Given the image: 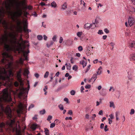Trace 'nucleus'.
Returning <instances> with one entry per match:
<instances>
[{
  "instance_id": "nucleus-1",
  "label": "nucleus",
  "mask_w": 135,
  "mask_h": 135,
  "mask_svg": "<svg viewBox=\"0 0 135 135\" xmlns=\"http://www.w3.org/2000/svg\"><path fill=\"white\" fill-rule=\"evenodd\" d=\"M3 93V96L0 97V107L8 117L11 118L12 116L11 114V110L10 107L8 105L4 108L3 105L6 103L10 102L12 101V98L10 95H9L7 89H4Z\"/></svg>"
},
{
  "instance_id": "nucleus-2",
  "label": "nucleus",
  "mask_w": 135,
  "mask_h": 135,
  "mask_svg": "<svg viewBox=\"0 0 135 135\" xmlns=\"http://www.w3.org/2000/svg\"><path fill=\"white\" fill-rule=\"evenodd\" d=\"M27 84L28 86L27 88H24L23 86L19 88V91L18 94V96L19 98L21 99L23 98V99H25L27 97L28 91L30 88L28 81H27Z\"/></svg>"
},
{
  "instance_id": "nucleus-3",
  "label": "nucleus",
  "mask_w": 135,
  "mask_h": 135,
  "mask_svg": "<svg viewBox=\"0 0 135 135\" xmlns=\"http://www.w3.org/2000/svg\"><path fill=\"white\" fill-rule=\"evenodd\" d=\"M6 8L8 13L12 16V19L13 20L14 19L15 17H20L22 14V10L19 8L18 11L17 12H13L11 11V5L9 4L8 5L6 4Z\"/></svg>"
},
{
  "instance_id": "nucleus-4",
  "label": "nucleus",
  "mask_w": 135,
  "mask_h": 135,
  "mask_svg": "<svg viewBox=\"0 0 135 135\" xmlns=\"http://www.w3.org/2000/svg\"><path fill=\"white\" fill-rule=\"evenodd\" d=\"M18 107L20 111H17L18 113H19L20 111L21 112H26L27 110V106L26 104L23 105L22 103L20 102L19 105Z\"/></svg>"
},
{
  "instance_id": "nucleus-5",
  "label": "nucleus",
  "mask_w": 135,
  "mask_h": 135,
  "mask_svg": "<svg viewBox=\"0 0 135 135\" xmlns=\"http://www.w3.org/2000/svg\"><path fill=\"white\" fill-rule=\"evenodd\" d=\"M22 72V70L21 68L19 69L18 71L16 72L15 75L17 78L18 81L20 83H22V80L21 78V73Z\"/></svg>"
},
{
  "instance_id": "nucleus-6",
  "label": "nucleus",
  "mask_w": 135,
  "mask_h": 135,
  "mask_svg": "<svg viewBox=\"0 0 135 135\" xmlns=\"http://www.w3.org/2000/svg\"><path fill=\"white\" fill-rule=\"evenodd\" d=\"M4 16V15H1V18H0V22L1 23H2L4 27L6 30H7L8 29V23L5 20H3V21H2V17L3 16Z\"/></svg>"
},
{
  "instance_id": "nucleus-7",
  "label": "nucleus",
  "mask_w": 135,
  "mask_h": 135,
  "mask_svg": "<svg viewBox=\"0 0 135 135\" xmlns=\"http://www.w3.org/2000/svg\"><path fill=\"white\" fill-rule=\"evenodd\" d=\"M22 51L23 53V56L25 57V59H24V60L28 61V59L27 56L28 54L30 52L29 50L28 49L27 51H25L23 50H22Z\"/></svg>"
},
{
  "instance_id": "nucleus-8",
  "label": "nucleus",
  "mask_w": 135,
  "mask_h": 135,
  "mask_svg": "<svg viewBox=\"0 0 135 135\" xmlns=\"http://www.w3.org/2000/svg\"><path fill=\"white\" fill-rule=\"evenodd\" d=\"M15 122V120L10 119L9 121H7L6 123L11 128L13 127V125Z\"/></svg>"
},
{
  "instance_id": "nucleus-9",
  "label": "nucleus",
  "mask_w": 135,
  "mask_h": 135,
  "mask_svg": "<svg viewBox=\"0 0 135 135\" xmlns=\"http://www.w3.org/2000/svg\"><path fill=\"white\" fill-rule=\"evenodd\" d=\"M128 22L129 25L131 26L134 22V19L132 17H129L128 19Z\"/></svg>"
},
{
  "instance_id": "nucleus-10",
  "label": "nucleus",
  "mask_w": 135,
  "mask_h": 135,
  "mask_svg": "<svg viewBox=\"0 0 135 135\" xmlns=\"http://www.w3.org/2000/svg\"><path fill=\"white\" fill-rule=\"evenodd\" d=\"M22 23L21 21H18L17 22V25L18 27V31L21 33L22 31V28L21 26Z\"/></svg>"
},
{
  "instance_id": "nucleus-11",
  "label": "nucleus",
  "mask_w": 135,
  "mask_h": 135,
  "mask_svg": "<svg viewBox=\"0 0 135 135\" xmlns=\"http://www.w3.org/2000/svg\"><path fill=\"white\" fill-rule=\"evenodd\" d=\"M97 78V74H94L91 79L89 80V82L93 81L94 82Z\"/></svg>"
},
{
  "instance_id": "nucleus-12",
  "label": "nucleus",
  "mask_w": 135,
  "mask_h": 135,
  "mask_svg": "<svg viewBox=\"0 0 135 135\" xmlns=\"http://www.w3.org/2000/svg\"><path fill=\"white\" fill-rule=\"evenodd\" d=\"M130 59L131 61H135V53H133L130 55Z\"/></svg>"
},
{
  "instance_id": "nucleus-13",
  "label": "nucleus",
  "mask_w": 135,
  "mask_h": 135,
  "mask_svg": "<svg viewBox=\"0 0 135 135\" xmlns=\"http://www.w3.org/2000/svg\"><path fill=\"white\" fill-rule=\"evenodd\" d=\"M86 54L87 56L90 55L92 53V51L90 50V49L89 48H87L86 49Z\"/></svg>"
},
{
  "instance_id": "nucleus-14",
  "label": "nucleus",
  "mask_w": 135,
  "mask_h": 135,
  "mask_svg": "<svg viewBox=\"0 0 135 135\" xmlns=\"http://www.w3.org/2000/svg\"><path fill=\"white\" fill-rule=\"evenodd\" d=\"M29 73V71L27 69H26L24 71L23 74L25 76H27Z\"/></svg>"
},
{
  "instance_id": "nucleus-15",
  "label": "nucleus",
  "mask_w": 135,
  "mask_h": 135,
  "mask_svg": "<svg viewBox=\"0 0 135 135\" xmlns=\"http://www.w3.org/2000/svg\"><path fill=\"white\" fill-rule=\"evenodd\" d=\"M130 47L131 48L134 47L135 48V41H133L129 45Z\"/></svg>"
},
{
  "instance_id": "nucleus-16",
  "label": "nucleus",
  "mask_w": 135,
  "mask_h": 135,
  "mask_svg": "<svg viewBox=\"0 0 135 135\" xmlns=\"http://www.w3.org/2000/svg\"><path fill=\"white\" fill-rule=\"evenodd\" d=\"M62 9L64 10L65 9L67 8V4L66 2H65L62 6Z\"/></svg>"
},
{
  "instance_id": "nucleus-17",
  "label": "nucleus",
  "mask_w": 135,
  "mask_h": 135,
  "mask_svg": "<svg viewBox=\"0 0 135 135\" xmlns=\"http://www.w3.org/2000/svg\"><path fill=\"white\" fill-rule=\"evenodd\" d=\"M37 127V125L35 124H32L31 126V128L33 130H35Z\"/></svg>"
},
{
  "instance_id": "nucleus-18",
  "label": "nucleus",
  "mask_w": 135,
  "mask_h": 135,
  "mask_svg": "<svg viewBox=\"0 0 135 135\" xmlns=\"http://www.w3.org/2000/svg\"><path fill=\"white\" fill-rule=\"evenodd\" d=\"M80 63L83 65V67L84 68L86 66L87 63L86 62H85L83 60L82 61L80 62Z\"/></svg>"
},
{
  "instance_id": "nucleus-19",
  "label": "nucleus",
  "mask_w": 135,
  "mask_h": 135,
  "mask_svg": "<svg viewBox=\"0 0 135 135\" xmlns=\"http://www.w3.org/2000/svg\"><path fill=\"white\" fill-rule=\"evenodd\" d=\"M23 30L25 33H28L29 32H31V31L30 30L26 29L25 27L23 28Z\"/></svg>"
},
{
  "instance_id": "nucleus-20",
  "label": "nucleus",
  "mask_w": 135,
  "mask_h": 135,
  "mask_svg": "<svg viewBox=\"0 0 135 135\" xmlns=\"http://www.w3.org/2000/svg\"><path fill=\"white\" fill-rule=\"evenodd\" d=\"M51 6L52 7L55 8L57 6V4L55 1H53L51 3Z\"/></svg>"
},
{
  "instance_id": "nucleus-21",
  "label": "nucleus",
  "mask_w": 135,
  "mask_h": 135,
  "mask_svg": "<svg viewBox=\"0 0 135 135\" xmlns=\"http://www.w3.org/2000/svg\"><path fill=\"white\" fill-rule=\"evenodd\" d=\"M90 27V25L88 23H87L84 25V28L86 29L87 28L88 29H89Z\"/></svg>"
},
{
  "instance_id": "nucleus-22",
  "label": "nucleus",
  "mask_w": 135,
  "mask_h": 135,
  "mask_svg": "<svg viewBox=\"0 0 135 135\" xmlns=\"http://www.w3.org/2000/svg\"><path fill=\"white\" fill-rule=\"evenodd\" d=\"M9 36L11 38H13L14 39H15V40H16V36L14 34L10 33H9Z\"/></svg>"
},
{
  "instance_id": "nucleus-23",
  "label": "nucleus",
  "mask_w": 135,
  "mask_h": 135,
  "mask_svg": "<svg viewBox=\"0 0 135 135\" xmlns=\"http://www.w3.org/2000/svg\"><path fill=\"white\" fill-rule=\"evenodd\" d=\"M102 68L101 67H100L98 69V71L97 72V73L98 75H100L101 74Z\"/></svg>"
},
{
  "instance_id": "nucleus-24",
  "label": "nucleus",
  "mask_w": 135,
  "mask_h": 135,
  "mask_svg": "<svg viewBox=\"0 0 135 135\" xmlns=\"http://www.w3.org/2000/svg\"><path fill=\"white\" fill-rule=\"evenodd\" d=\"M24 61V59H23L22 58H20L19 60V62L20 64L22 65L23 63V62Z\"/></svg>"
},
{
  "instance_id": "nucleus-25",
  "label": "nucleus",
  "mask_w": 135,
  "mask_h": 135,
  "mask_svg": "<svg viewBox=\"0 0 135 135\" xmlns=\"http://www.w3.org/2000/svg\"><path fill=\"white\" fill-rule=\"evenodd\" d=\"M45 132L46 135H49V130L47 128H45Z\"/></svg>"
},
{
  "instance_id": "nucleus-26",
  "label": "nucleus",
  "mask_w": 135,
  "mask_h": 135,
  "mask_svg": "<svg viewBox=\"0 0 135 135\" xmlns=\"http://www.w3.org/2000/svg\"><path fill=\"white\" fill-rule=\"evenodd\" d=\"M58 107L61 110H64V107L63 105L62 104H60L58 106Z\"/></svg>"
},
{
  "instance_id": "nucleus-27",
  "label": "nucleus",
  "mask_w": 135,
  "mask_h": 135,
  "mask_svg": "<svg viewBox=\"0 0 135 135\" xmlns=\"http://www.w3.org/2000/svg\"><path fill=\"white\" fill-rule=\"evenodd\" d=\"M110 107H113L114 108V104L113 102H110Z\"/></svg>"
},
{
  "instance_id": "nucleus-28",
  "label": "nucleus",
  "mask_w": 135,
  "mask_h": 135,
  "mask_svg": "<svg viewBox=\"0 0 135 135\" xmlns=\"http://www.w3.org/2000/svg\"><path fill=\"white\" fill-rule=\"evenodd\" d=\"M94 25L93 26V24H90V27H89L90 28H91V29H93L95 28L96 27V26L95 25V23H93Z\"/></svg>"
},
{
  "instance_id": "nucleus-29",
  "label": "nucleus",
  "mask_w": 135,
  "mask_h": 135,
  "mask_svg": "<svg viewBox=\"0 0 135 135\" xmlns=\"http://www.w3.org/2000/svg\"><path fill=\"white\" fill-rule=\"evenodd\" d=\"M83 32H79L77 33V36L79 37H80L82 35Z\"/></svg>"
},
{
  "instance_id": "nucleus-30",
  "label": "nucleus",
  "mask_w": 135,
  "mask_h": 135,
  "mask_svg": "<svg viewBox=\"0 0 135 135\" xmlns=\"http://www.w3.org/2000/svg\"><path fill=\"white\" fill-rule=\"evenodd\" d=\"M49 74V72L48 71H46L44 77L45 78H47Z\"/></svg>"
},
{
  "instance_id": "nucleus-31",
  "label": "nucleus",
  "mask_w": 135,
  "mask_h": 135,
  "mask_svg": "<svg viewBox=\"0 0 135 135\" xmlns=\"http://www.w3.org/2000/svg\"><path fill=\"white\" fill-rule=\"evenodd\" d=\"M66 66V68L68 70H70V64H67V63H66L65 64Z\"/></svg>"
},
{
  "instance_id": "nucleus-32",
  "label": "nucleus",
  "mask_w": 135,
  "mask_h": 135,
  "mask_svg": "<svg viewBox=\"0 0 135 135\" xmlns=\"http://www.w3.org/2000/svg\"><path fill=\"white\" fill-rule=\"evenodd\" d=\"M52 118V117L51 116H50V115H49L48 116L47 119V120L50 121Z\"/></svg>"
},
{
  "instance_id": "nucleus-33",
  "label": "nucleus",
  "mask_w": 135,
  "mask_h": 135,
  "mask_svg": "<svg viewBox=\"0 0 135 135\" xmlns=\"http://www.w3.org/2000/svg\"><path fill=\"white\" fill-rule=\"evenodd\" d=\"M37 38L38 40H40L42 39L43 37L41 35H38L37 36Z\"/></svg>"
},
{
  "instance_id": "nucleus-34",
  "label": "nucleus",
  "mask_w": 135,
  "mask_h": 135,
  "mask_svg": "<svg viewBox=\"0 0 135 135\" xmlns=\"http://www.w3.org/2000/svg\"><path fill=\"white\" fill-rule=\"evenodd\" d=\"M5 124L3 123L2 122L0 123V127L1 128H3L5 127Z\"/></svg>"
},
{
  "instance_id": "nucleus-35",
  "label": "nucleus",
  "mask_w": 135,
  "mask_h": 135,
  "mask_svg": "<svg viewBox=\"0 0 135 135\" xmlns=\"http://www.w3.org/2000/svg\"><path fill=\"white\" fill-rule=\"evenodd\" d=\"M75 93V91L73 90H71L70 91V94L72 95H74Z\"/></svg>"
},
{
  "instance_id": "nucleus-36",
  "label": "nucleus",
  "mask_w": 135,
  "mask_h": 135,
  "mask_svg": "<svg viewBox=\"0 0 135 135\" xmlns=\"http://www.w3.org/2000/svg\"><path fill=\"white\" fill-rule=\"evenodd\" d=\"M34 107V105L33 104H31L29 107V108L28 109V110H29L30 109Z\"/></svg>"
},
{
  "instance_id": "nucleus-37",
  "label": "nucleus",
  "mask_w": 135,
  "mask_h": 135,
  "mask_svg": "<svg viewBox=\"0 0 135 135\" xmlns=\"http://www.w3.org/2000/svg\"><path fill=\"white\" fill-rule=\"evenodd\" d=\"M45 109H43L40 111V113L42 114H43L45 113Z\"/></svg>"
},
{
  "instance_id": "nucleus-38",
  "label": "nucleus",
  "mask_w": 135,
  "mask_h": 135,
  "mask_svg": "<svg viewBox=\"0 0 135 135\" xmlns=\"http://www.w3.org/2000/svg\"><path fill=\"white\" fill-rule=\"evenodd\" d=\"M110 44L111 45V46L112 47V48L111 49V50H112L114 48V46L115 45V44L114 43L111 42Z\"/></svg>"
},
{
  "instance_id": "nucleus-39",
  "label": "nucleus",
  "mask_w": 135,
  "mask_h": 135,
  "mask_svg": "<svg viewBox=\"0 0 135 135\" xmlns=\"http://www.w3.org/2000/svg\"><path fill=\"white\" fill-rule=\"evenodd\" d=\"M78 49L79 51H81L83 50V48L81 46H80L78 47Z\"/></svg>"
},
{
  "instance_id": "nucleus-40",
  "label": "nucleus",
  "mask_w": 135,
  "mask_h": 135,
  "mask_svg": "<svg viewBox=\"0 0 135 135\" xmlns=\"http://www.w3.org/2000/svg\"><path fill=\"white\" fill-rule=\"evenodd\" d=\"M73 70H75V71L77 70L78 69L77 66L76 65L74 66L73 67Z\"/></svg>"
},
{
  "instance_id": "nucleus-41",
  "label": "nucleus",
  "mask_w": 135,
  "mask_h": 135,
  "mask_svg": "<svg viewBox=\"0 0 135 135\" xmlns=\"http://www.w3.org/2000/svg\"><path fill=\"white\" fill-rule=\"evenodd\" d=\"M130 11L132 12H135V8L132 7Z\"/></svg>"
},
{
  "instance_id": "nucleus-42",
  "label": "nucleus",
  "mask_w": 135,
  "mask_h": 135,
  "mask_svg": "<svg viewBox=\"0 0 135 135\" xmlns=\"http://www.w3.org/2000/svg\"><path fill=\"white\" fill-rule=\"evenodd\" d=\"M14 85L15 86L17 87L18 86L19 84L17 81H15L14 83Z\"/></svg>"
},
{
  "instance_id": "nucleus-43",
  "label": "nucleus",
  "mask_w": 135,
  "mask_h": 135,
  "mask_svg": "<svg viewBox=\"0 0 135 135\" xmlns=\"http://www.w3.org/2000/svg\"><path fill=\"white\" fill-rule=\"evenodd\" d=\"M134 110L133 109H132L131 110L130 112V114L131 115L133 114L134 113Z\"/></svg>"
},
{
  "instance_id": "nucleus-44",
  "label": "nucleus",
  "mask_w": 135,
  "mask_h": 135,
  "mask_svg": "<svg viewBox=\"0 0 135 135\" xmlns=\"http://www.w3.org/2000/svg\"><path fill=\"white\" fill-rule=\"evenodd\" d=\"M98 33L99 34L101 35L102 34H103V32L102 30H99V31Z\"/></svg>"
},
{
  "instance_id": "nucleus-45",
  "label": "nucleus",
  "mask_w": 135,
  "mask_h": 135,
  "mask_svg": "<svg viewBox=\"0 0 135 135\" xmlns=\"http://www.w3.org/2000/svg\"><path fill=\"white\" fill-rule=\"evenodd\" d=\"M55 124L54 123H52L50 124V127L51 128H52L54 127L55 126Z\"/></svg>"
},
{
  "instance_id": "nucleus-46",
  "label": "nucleus",
  "mask_w": 135,
  "mask_h": 135,
  "mask_svg": "<svg viewBox=\"0 0 135 135\" xmlns=\"http://www.w3.org/2000/svg\"><path fill=\"white\" fill-rule=\"evenodd\" d=\"M91 66L90 65H89L88 66L87 69L85 71V73H86L90 69V67Z\"/></svg>"
},
{
  "instance_id": "nucleus-47",
  "label": "nucleus",
  "mask_w": 135,
  "mask_h": 135,
  "mask_svg": "<svg viewBox=\"0 0 135 135\" xmlns=\"http://www.w3.org/2000/svg\"><path fill=\"white\" fill-rule=\"evenodd\" d=\"M91 87V86L90 85L87 84L85 86V88L86 89H89Z\"/></svg>"
},
{
  "instance_id": "nucleus-48",
  "label": "nucleus",
  "mask_w": 135,
  "mask_h": 135,
  "mask_svg": "<svg viewBox=\"0 0 135 135\" xmlns=\"http://www.w3.org/2000/svg\"><path fill=\"white\" fill-rule=\"evenodd\" d=\"M63 40V38L61 37H60L59 40V43H61Z\"/></svg>"
},
{
  "instance_id": "nucleus-49",
  "label": "nucleus",
  "mask_w": 135,
  "mask_h": 135,
  "mask_svg": "<svg viewBox=\"0 0 135 135\" xmlns=\"http://www.w3.org/2000/svg\"><path fill=\"white\" fill-rule=\"evenodd\" d=\"M36 78L37 79L38 78L39 76V75L38 73H35L34 74Z\"/></svg>"
},
{
  "instance_id": "nucleus-50",
  "label": "nucleus",
  "mask_w": 135,
  "mask_h": 135,
  "mask_svg": "<svg viewBox=\"0 0 135 135\" xmlns=\"http://www.w3.org/2000/svg\"><path fill=\"white\" fill-rule=\"evenodd\" d=\"M73 112L72 110H69L68 114H70V115H71L73 114Z\"/></svg>"
},
{
  "instance_id": "nucleus-51",
  "label": "nucleus",
  "mask_w": 135,
  "mask_h": 135,
  "mask_svg": "<svg viewBox=\"0 0 135 135\" xmlns=\"http://www.w3.org/2000/svg\"><path fill=\"white\" fill-rule=\"evenodd\" d=\"M104 31L107 33H108L109 32V30L106 28L104 29Z\"/></svg>"
},
{
  "instance_id": "nucleus-52",
  "label": "nucleus",
  "mask_w": 135,
  "mask_h": 135,
  "mask_svg": "<svg viewBox=\"0 0 135 135\" xmlns=\"http://www.w3.org/2000/svg\"><path fill=\"white\" fill-rule=\"evenodd\" d=\"M65 119L66 120H68V119H70V120H71L72 119V118L71 117H66L65 118Z\"/></svg>"
},
{
  "instance_id": "nucleus-53",
  "label": "nucleus",
  "mask_w": 135,
  "mask_h": 135,
  "mask_svg": "<svg viewBox=\"0 0 135 135\" xmlns=\"http://www.w3.org/2000/svg\"><path fill=\"white\" fill-rule=\"evenodd\" d=\"M27 8L29 10H32V7L31 6L29 5L27 6Z\"/></svg>"
},
{
  "instance_id": "nucleus-54",
  "label": "nucleus",
  "mask_w": 135,
  "mask_h": 135,
  "mask_svg": "<svg viewBox=\"0 0 135 135\" xmlns=\"http://www.w3.org/2000/svg\"><path fill=\"white\" fill-rule=\"evenodd\" d=\"M56 36H54L52 38V40L54 41H55L56 40Z\"/></svg>"
},
{
  "instance_id": "nucleus-55",
  "label": "nucleus",
  "mask_w": 135,
  "mask_h": 135,
  "mask_svg": "<svg viewBox=\"0 0 135 135\" xmlns=\"http://www.w3.org/2000/svg\"><path fill=\"white\" fill-rule=\"evenodd\" d=\"M108 127V126L107 125H106L104 127V130L106 132L108 130V129H107Z\"/></svg>"
},
{
  "instance_id": "nucleus-56",
  "label": "nucleus",
  "mask_w": 135,
  "mask_h": 135,
  "mask_svg": "<svg viewBox=\"0 0 135 135\" xmlns=\"http://www.w3.org/2000/svg\"><path fill=\"white\" fill-rule=\"evenodd\" d=\"M84 89V87L83 86H82L81 87V93L83 92V91Z\"/></svg>"
},
{
  "instance_id": "nucleus-57",
  "label": "nucleus",
  "mask_w": 135,
  "mask_h": 135,
  "mask_svg": "<svg viewBox=\"0 0 135 135\" xmlns=\"http://www.w3.org/2000/svg\"><path fill=\"white\" fill-rule=\"evenodd\" d=\"M98 114H99V115H102L103 114V111L102 110H100L99 112V113H98Z\"/></svg>"
},
{
  "instance_id": "nucleus-58",
  "label": "nucleus",
  "mask_w": 135,
  "mask_h": 135,
  "mask_svg": "<svg viewBox=\"0 0 135 135\" xmlns=\"http://www.w3.org/2000/svg\"><path fill=\"white\" fill-rule=\"evenodd\" d=\"M25 27L26 29H27V22L26 21L25 22V26L24 28Z\"/></svg>"
},
{
  "instance_id": "nucleus-59",
  "label": "nucleus",
  "mask_w": 135,
  "mask_h": 135,
  "mask_svg": "<svg viewBox=\"0 0 135 135\" xmlns=\"http://www.w3.org/2000/svg\"><path fill=\"white\" fill-rule=\"evenodd\" d=\"M64 100L67 103L68 102L69 100L68 98H64Z\"/></svg>"
},
{
  "instance_id": "nucleus-60",
  "label": "nucleus",
  "mask_w": 135,
  "mask_h": 135,
  "mask_svg": "<svg viewBox=\"0 0 135 135\" xmlns=\"http://www.w3.org/2000/svg\"><path fill=\"white\" fill-rule=\"evenodd\" d=\"M109 116L110 117V118L111 119H113L114 118V116L112 114H111L110 115H109Z\"/></svg>"
},
{
  "instance_id": "nucleus-61",
  "label": "nucleus",
  "mask_w": 135,
  "mask_h": 135,
  "mask_svg": "<svg viewBox=\"0 0 135 135\" xmlns=\"http://www.w3.org/2000/svg\"><path fill=\"white\" fill-rule=\"evenodd\" d=\"M93 116L92 117V118L93 120L94 119V118L96 116V115L95 114H93L92 115Z\"/></svg>"
},
{
  "instance_id": "nucleus-62",
  "label": "nucleus",
  "mask_w": 135,
  "mask_h": 135,
  "mask_svg": "<svg viewBox=\"0 0 135 135\" xmlns=\"http://www.w3.org/2000/svg\"><path fill=\"white\" fill-rule=\"evenodd\" d=\"M108 120L109 121V124H110L112 123V120H111L109 118L108 119Z\"/></svg>"
},
{
  "instance_id": "nucleus-63",
  "label": "nucleus",
  "mask_w": 135,
  "mask_h": 135,
  "mask_svg": "<svg viewBox=\"0 0 135 135\" xmlns=\"http://www.w3.org/2000/svg\"><path fill=\"white\" fill-rule=\"evenodd\" d=\"M104 124L103 123L101 124L100 126V128L101 129L103 128L104 126Z\"/></svg>"
},
{
  "instance_id": "nucleus-64",
  "label": "nucleus",
  "mask_w": 135,
  "mask_h": 135,
  "mask_svg": "<svg viewBox=\"0 0 135 135\" xmlns=\"http://www.w3.org/2000/svg\"><path fill=\"white\" fill-rule=\"evenodd\" d=\"M44 39L45 40H47V37L45 35H44L43 36Z\"/></svg>"
}]
</instances>
